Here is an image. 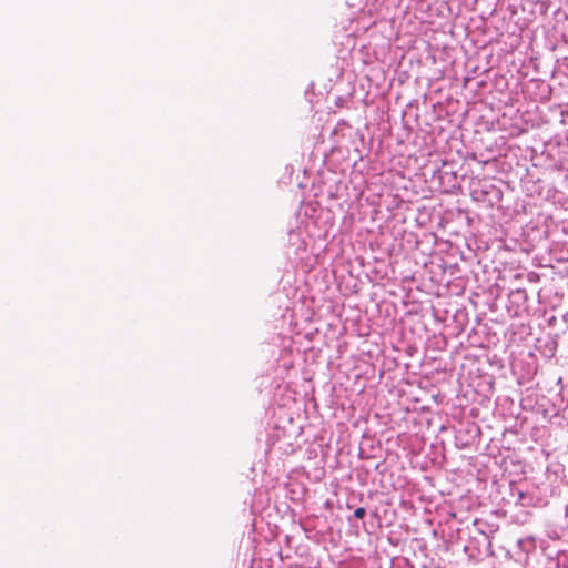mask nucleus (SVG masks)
I'll list each match as a JSON object with an SVG mask.
<instances>
[{
	"label": "nucleus",
	"instance_id": "f257e3e1",
	"mask_svg": "<svg viewBox=\"0 0 568 568\" xmlns=\"http://www.w3.org/2000/svg\"><path fill=\"white\" fill-rule=\"evenodd\" d=\"M365 514H366V510L363 507H359V508L355 509V511H354V516L358 519L364 518Z\"/></svg>",
	"mask_w": 568,
	"mask_h": 568
}]
</instances>
